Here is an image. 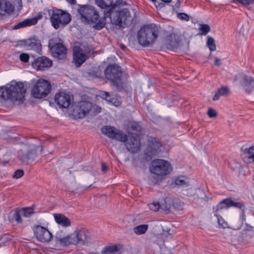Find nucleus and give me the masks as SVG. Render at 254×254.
<instances>
[{"label":"nucleus","instance_id":"19","mask_svg":"<svg viewBox=\"0 0 254 254\" xmlns=\"http://www.w3.org/2000/svg\"><path fill=\"white\" fill-rule=\"evenodd\" d=\"M95 2L103 11L104 17L111 19V1L110 0H95Z\"/></svg>","mask_w":254,"mask_h":254},{"label":"nucleus","instance_id":"12","mask_svg":"<svg viewBox=\"0 0 254 254\" xmlns=\"http://www.w3.org/2000/svg\"><path fill=\"white\" fill-rule=\"evenodd\" d=\"M49 47L53 56L59 59H64L66 55V49L62 43H58L57 39H51L49 42Z\"/></svg>","mask_w":254,"mask_h":254},{"label":"nucleus","instance_id":"28","mask_svg":"<svg viewBox=\"0 0 254 254\" xmlns=\"http://www.w3.org/2000/svg\"><path fill=\"white\" fill-rule=\"evenodd\" d=\"M36 23L37 19L36 18L26 19L15 25L14 26V29H17L26 26L35 25Z\"/></svg>","mask_w":254,"mask_h":254},{"label":"nucleus","instance_id":"33","mask_svg":"<svg viewBox=\"0 0 254 254\" xmlns=\"http://www.w3.org/2000/svg\"><path fill=\"white\" fill-rule=\"evenodd\" d=\"M228 205L229 207H234L241 209L243 212L245 211V206L243 202H236L231 198H228Z\"/></svg>","mask_w":254,"mask_h":254},{"label":"nucleus","instance_id":"20","mask_svg":"<svg viewBox=\"0 0 254 254\" xmlns=\"http://www.w3.org/2000/svg\"><path fill=\"white\" fill-rule=\"evenodd\" d=\"M14 10L13 5L6 0H0V14H9Z\"/></svg>","mask_w":254,"mask_h":254},{"label":"nucleus","instance_id":"52","mask_svg":"<svg viewBox=\"0 0 254 254\" xmlns=\"http://www.w3.org/2000/svg\"><path fill=\"white\" fill-rule=\"evenodd\" d=\"M19 58L22 62L26 63L29 61V56L27 54L22 53L20 55Z\"/></svg>","mask_w":254,"mask_h":254},{"label":"nucleus","instance_id":"53","mask_svg":"<svg viewBox=\"0 0 254 254\" xmlns=\"http://www.w3.org/2000/svg\"><path fill=\"white\" fill-rule=\"evenodd\" d=\"M101 254H111V245H109L103 248Z\"/></svg>","mask_w":254,"mask_h":254},{"label":"nucleus","instance_id":"57","mask_svg":"<svg viewBox=\"0 0 254 254\" xmlns=\"http://www.w3.org/2000/svg\"><path fill=\"white\" fill-rule=\"evenodd\" d=\"M220 96H221L220 94V93H219L218 91L217 90L215 94H214L213 97V100L214 101H216V100H218L219 98H220Z\"/></svg>","mask_w":254,"mask_h":254},{"label":"nucleus","instance_id":"21","mask_svg":"<svg viewBox=\"0 0 254 254\" xmlns=\"http://www.w3.org/2000/svg\"><path fill=\"white\" fill-rule=\"evenodd\" d=\"M128 135H138L139 136L141 131V127L139 123L131 121L128 123L127 125Z\"/></svg>","mask_w":254,"mask_h":254},{"label":"nucleus","instance_id":"39","mask_svg":"<svg viewBox=\"0 0 254 254\" xmlns=\"http://www.w3.org/2000/svg\"><path fill=\"white\" fill-rule=\"evenodd\" d=\"M21 213L24 217H29L34 213V210L32 208H24L22 209Z\"/></svg>","mask_w":254,"mask_h":254},{"label":"nucleus","instance_id":"59","mask_svg":"<svg viewBox=\"0 0 254 254\" xmlns=\"http://www.w3.org/2000/svg\"><path fill=\"white\" fill-rule=\"evenodd\" d=\"M7 148L6 147H3L1 148H0V151L2 153L4 154L5 152L7 153L6 152Z\"/></svg>","mask_w":254,"mask_h":254},{"label":"nucleus","instance_id":"34","mask_svg":"<svg viewBox=\"0 0 254 254\" xmlns=\"http://www.w3.org/2000/svg\"><path fill=\"white\" fill-rule=\"evenodd\" d=\"M148 229L147 225H140L134 228V233L138 235L144 234Z\"/></svg>","mask_w":254,"mask_h":254},{"label":"nucleus","instance_id":"30","mask_svg":"<svg viewBox=\"0 0 254 254\" xmlns=\"http://www.w3.org/2000/svg\"><path fill=\"white\" fill-rule=\"evenodd\" d=\"M90 110V106L88 103L83 102L79 109L78 115L80 118L84 117Z\"/></svg>","mask_w":254,"mask_h":254},{"label":"nucleus","instance_id":"27","mask_svg":"<svg viewBox=\"0 0 254 254\" xmlns=\"http://www.w3.org/2000/svg\"><path fill=\"white\" fill-rule=\"evenodd\" d=\"M245 156L243 158L244 161L247 163L254 162V146L246 149L244 151Z\"/></svg>","mask_w":254,"mask_h":254},{"label":"nucleus","instance_id":"63","mask_svg":"<svg viewBox=\"0 0 254 254\" xmlns=\"http://www.w3.org/2000/svg\"><path fill=\"white\" fill-rule=\"evenodd\" d=\"M120 48L123 50H126L127 49V47L125 45H123V44L121 45Z\"/></svg>","mask_w":254,"mask_h":254},{"label":"nucleus","instance_id":"38","mask_svg":"<svg viewBox=\"0 0 254 254\" xmlns=\"http://www.w3.org/2000/svg\"><path fill=\"white\" fill-rule=\"evenodd\" d=\"M127 4V2L124 0H117L114 3H112V11L116 10L118 7L119 8L121 6H124Z\"/></svg>","mask_w":254,"mask_h":254},{"label":"nucleus","instance_id":"64","mask_svg":"<svg viewBox=\"0 0 254 254\" xmlns=\"http://www.w3.org/2000/svg\"><path fill=\"white\" fill-rule=\"evenodd\" d=\"M68 2L71 4H75L76 3V0H67Z\"/></svg>","mask_w":254,"mask_h":254},{"label":"nucleus","instance_id":"9","mask_svg":"<svg viewBox=\"0 0 254 254\" xmlns=\"http://www.w3.org/2000/svg\"><path fill=\"white\" fill-rule=\"evenodd\" d=\"M151 172L158 176L166 175L171 171L170 164L163 159H156L151 162Z\"/></svg>","mask_w":254,"mask_h":254},{"label":"nucleus","instance_id":"40","mask_svg":"<svg viewBox=\"0 0 254 254\" xmlns=\"http://www.w3.org/2000/svg\"><path fill=\"white\" fill-rule=\"evenodd\" d=\"M242 237L245 240H249L254 236V232L250 230H244L242 233Z\"/></svg>","mask_w":254,"mask_h":254},{"label":"nucleus","instance_id":"4","mask_svg":"<svg viewBox=\"0 0 254 254\" xmlns=\"http://www.w3.org/2000/svg\"><path fill=\"white\" fill-rule=\"evenodd\" d=\"M159 29L158 26L151 23L141 28L137 32V40L140 45L147 47L154 43L158 37Z\"/></svg>","mask_w":254,"mask_h":254},{"label":"nucleus","instance_id":"37","mask_svg":"<svg viewBox=\"0 0 254 254\" xmlns=\"http://www.w3.org/2000/svg\"><path fill=\"white\" fill-rule=\"evenodd\" d=\"M123 246L121 244L112 245V254H121L123 252Z\"/></svg>","mask_w":254,"mask_h":254},{"label":"nucleus","instance_id":"23","mask_svg":"<svg viewBox=\"0 0 254 254\" xmlns=\"http://www.w3.org/2000/svg\"><path fill=\"white\" fill-rule=\"evenodd\" d=\"M242 86L248 93L254 90V78L251 76L245 75L243 77Z\"/></svg>","mask_w":254,"mask_h":254},{"label":"nucleus","instance_id":"3","mask_svg":"<svg viewBox=\"0 0 254 254\" xmlns=\"http://www.w3.org/2000/svg\"><path fill=\"white\" fill-rule=\"evenodd\" d=\"M42 148L33 144L21 143L17 152V157L22 164L32 163L41 153Z\"/></svg>","mask_w":254,"mask_h":254},{"label":"nucleus","instance_id":"43","mask_svg":"<svg viewBox=\"0 0 254 254\" xmlns=\"http://www.w3.org/2000/svg\"><path fill=\"white\" fill-rule=\"evenodd\" d=\"M148 205L149 208L154 211H158L159 209L161 208V204L158 202L149 203Z\"/></svg>","mask_w":254,"mask_h":254},{"label":"nucleus","instance_id":"26","mask_svg":"<svg viewBox=\"0 0 254 254\" xmlns=\"http://www.w3.org/2000/svg\"><path fill=\"white\" fill-rule=\"evenodd\" d=\"M20 210L16 209L14 211H12L8 214V218L11 222L14 221L18 223H21L22 222V219L21 218V215H20Z\"/></svg>","mask_w":254,"mask_h":254},{"label":"nucleus","instance_id":"61","mask_svg":"<svg viewBox=\"0 0 254 254\" xmlns=\"http://www.w3.org/2000/svg\"><path fill=\"white\" fill-rule=\"evenodd\" d=\"M95 75L97 77H99V78H100L102 76L101 72H98V71L96 72V74Z\"/></svg>","mask_w":254,"mask_h":254},{"label":"nucleus","instance_id":"13","mask_svg":"<svg viewBox=\"0 0 254 254\" xmlns=\"http://www.w3.org/2000/svg\"><path fill=\"white\" fill-rule=\"evenodd\" d=\"M181 42L179 35L171 33L166 37L164 46L169 50L175 51L180 47Z\"/></svg>","mask_w":254,"mask_h":254},{"label":"nucleus","instance_id":"1","mask_svg":"<svg viewBox=\"0 0 254 254\" xmlns=\"http://www.w3.org/2000/svg\"><path fill=\"white\" fill-rule=\"evenodd\" d=\"M26 89L21 82H12L4 87H0V100H9L14 105L24 102Z\"/></svg>","mask_w":254,"mask_h":254},{"label":"nucleus","instance_id":"5","mask_svg":"<svg viewBox=\"0 0 254 254\" xmlns=\"http://www.w3.org/2000/svg\"><path fill=\"white\" fill-rule=\"evenodd\" d=\"M48 13L52 25L55 29L65 26L71 20L69 13L60 9H50Z\"/></svg>","mask_w":254,"mask_h":254},{"label":"nucleus","instance_id":"17","mask_svg":"<svg viewBox=\"0 0 254 254\" xmlns=\"http://www.w3.org/2000/svg\"><path fill=\"white\" fill-rule=\"evenodd\" d=\"M52 61L45 56H42L35 59L32 63L33 68L37 70H45L51 66Z\"/></svg>","mask_w":254,"mask_h":254},{"label":"nucleus","instance_id":"14","mask_svg":"<svg viewBox=\"0 0 254 254\" xmlns=\"http://www.w3.org/2000/svg\"><path fill=\"white\" fill-rule=\"evenodd\" d=\"M36 238L41 242H49L53 238L52 233L47 229L41 226H37L34 230Z\"/></svg>","mask_w":254,"mask_h":254},{"label":"nucleus","instance_id":"7","mask_svg":"<svg viewBox=\"0 0 254 254\" xmlns=\"http://www.w3.org/2000/svg\"><path fill=\"white\" fill-rule=\"evenodd\" d=\"M78 12L81 15V20L88 23H96L99 18L98 12L91 5L80 6Z\"/></svg>","mask_w":254,"mask_h":254},{"label":"nucleus","instance_id":"22","mask_svg":"<svg viewBox=\"0 0 254 254\" xmlns=\"http://www.w3.org/2000/svg\"><path fill=\"white\" fill-rule=\"evenodd\" d=\"M27 50H33L39 52L41 51V44L40 40L35 38L29 39L25 41Z\"/></svg>","mask_w":254,"mask_h":254},{"label":"nucleus","instance_id":"2","mask_svg":"<svg viewBox=\"0 0 254 254\" xmlns=\"http://www.w3.org/2000/svg\"><path fill=\"white\" fill-rule=\"evenodd\" d=\"M113 21H112L113 28L122 30L129 27L131 24L133 26L138 23V18L136 13L132 17L128 8H124L112 11Z\"/></svg>","mask_w":254,"mask_h":254},{"label":"nucleus","instance_id":"42","mask_svg":"<svg viewBox=\"0 0 254 254\" xmlns=\"http://www.w3.org/2000/svg\"><path fill=\"white\" fill-rule=\"evenodd\" d=\"M101 131L103 134L108 136L109 138H111V127L105 126L101 128Z\"/></svg>","mask_w":254,"mask_h":254},{"label":"nucleus","instance_id":"29","mask_svg":"<svg viewBox=\"0 0 254 254\" xmlns=\"http://www.w3.org/2000/svg\"><path fill=\"white\" fill-rule=\"evenodd\" d=\"M63 233L62 231L58 232L56 235V239L61 244L68 246L70 245V240H69V235L67 236L66 237H62V234Z\"/></svg>","mask_w":254,"mask_h":254},{"label":"nucleus","instance_id":"32","mask_svg":"<svg viewBox=\"0 0 254 254\" xmlns=\"http://www.w3.org/2000/svg\"><path fill=\"white\" fill-rule=\"evenodd\" d=\"M228 206V198H225L220 201L216 207H213L214 213H218L220 210L224 208H228L229 207Z\"/></svg>","mask_w":254,"mask_h":254},{"label":"nucleus","instance_id":"44","mask_svg":"<svg viewBox=\"0 0 254 254\" xmlns=\"http://www.w3.org/2000/svg\"><path fill=\"white\" fill-rule=\"evenodd\" d=\"M104 75L106 78L111 81V64H109L104 70Z\"/></svg>","mask_w":254,"mask_h":254},{"label":"nucleus","instance_id":"18","mask_svg":"<svg viewBox=\"0 0 254 254\" xmlns=\"http://www.w3.org/2000/svg\"><path fill=\"white\" fill-rule=\"evenodd\" d=\"M148 145L147 149L150 153V156H155L158 154L161 144L158 138L149 136L148 137Z\"/></svg>","mask_w":254,"mask_h":254},{"label":"nucleus","instance_id":"58","mask_svg":"<svg viewBox=\"0 0 254 254\" xmlns=\"http://www.w3.org/2000/svg\"><path fill=\"white\" fill-rule=\"evenodd\" d=\"M214 64L216 65L219 66L222 64V63L220 59L216 58L215 60Z\"/></svg>","mask_w":254,"mask_h":254},{"label":"nucleus","instance_id":"11","mask_svg":"<svg viewBox=\"0 0 254 254\" xmlns=\"http://www.w3.org/2000/svg\"><path fill=\"white\" fill-rule=\"evenodd\" d=\"M122 74L121 67L117 64H112V84L118 91H121L124 89Z\"/></svg>","mask_w":254,"mask_h":254},{"label":"nucleus","instance_id":"54","mask_svg":"<svg viewBox=\"0 0 254 254\" xmlns=\"http://www.w3.org/2000/svg\"><path fill=\"white\" fill-rule=\"evenodd\" d=\"M245 6H248L254 3V0H237Z\"/></svg>","mask_w":254,"mask_h":254},{"label":"nucleus","instance_id":"10","mask_svg":"<svg viewBox=\"0 0 254 254\" xmlns=\"http://www.w3.org/2000/svg\"><path fill=\"white\" fill-rule=\"evenodd\" d=\"M51 85L48 81L39 79L32 89V94L34 98L41 99L44 98L49 93Z\"/></svg>","mask_w":254,"mask_h":254},{"label":"nucleus","instance_id":"56","mask_svg":"<svg viewBox=\"0 0 254 254\" xmlns=\"http://www.w3.org/2000/svg\"><path fill=\"white\" fill-rule=\"evenodd\" d=\"M101 166H102V172L104 173H106L107 171V170H108V169H109L108 167L104 162H102Z\"/></svg>","mask_w":254,"mask_h":254},{"label":"nucleus","instance_id":"24","mask_svg":"<svg viewBox=\"0 0 254 254\" xmlns=\"http://www.w3.org/2000/svg\"><path fill=\"white\" fill-rule=\"evenodd\" d=\"M54 216L56 222L59 224L64 227H68L70 225L69 219L64 215L61 214H54Z\"/></svg>","mask_w":254,"mask_h":254},{"label":"nucleus","instance_id":"41","mask_svg":"<svg viewBox=\"0 0 254 254\" xmlns=\"http://www.w3.org/2000/svg\"><path fill=\"white\" fill-rule=\"evenodd\" d=\"M175 183L177 186H188L187 182L183 177H179L175 181Z\"/></svg>","mask_w":254,"mask_h":254},{"label":"nucleus","instance_id":"25","mask_svg":"<svg viewBox=\"0 0 254 254\" xmlns=\"http://www.w3.org/2000/svg\"><path fill=\"white\" fill-rule=\"evenodd\" d=\"M116 128L112 127V139L116 138L117 140L126 143L128 136L122 131L119 130L116 131Z\"/></svg>","mask_w":254,"mask_h":254},{"label":"nucleus","instance_id":"49","mask_svg":"<svg viewBox=\"0 0 254 254\" xmlns=\"http://www.w3.org/2000/svg\"><path fill=\"white\" fill-rule=\"evenodd\" d=\"M214 216H215L217 217L218 222L219 225L224 228L225 226L223 224V223H224V220L223 219V218L220 216V215L218 213H215Z\"/></svg>","mask_w":254,"mask_h":254},{"label":"nucleus","instance_id":"60","mask_svg":"<svg viewBox=\"0 0 254 254\" xmlns=\"http://www.w3.org/2000/svg\"><path fill=\"white\" fill-rule=\"evenodd\" d=\"M180 5H181V2H180V0H178V1L177 2V3L175 4V6L177 8H179L180 7Z\"/></svg>","mask_w":254,"mask_h":254},{"label":"nucleus","instance_id":"50","mask_svg":"<svg viewBox=\"0 0 254 254\" xmlns=\"http://www.w3.org/2000/svg\"><path fill=\"white\" fill-rule=\"evenodd\" d=\"M177 16L179 18L185 21L189 20V16L185 13H178Z\"/></svg>","mask_w":254,"mask_h":254},{"label":"nucleus","instance_id":"31","mask_svg":"<svg viewBox=\"0 0 254 254\" xmlns=\"http://www.w3.org/2000/svg\"><path fill=\"white\" fill-rule=\"evenodd\" d=\"M172 204V199L170 197H165L163 199V202H162L161 204V209L166 211H169Z\"/></svg>","mask_w":254,"mask_h":254},{"label":"nucleus","instance_id":"62","mask_svg":"<svg viewBox=\"0 0 254 254\" xmlns=\"http://www.w3.org/2000/svg\"><path fill=\"white\" fill-rule=\"evenodd\" d=\"M17 3L18 4L20 8L22 7V0H17Z\"/></svg>","mask_w":254,"mask_h":254},{"label":"nucleus","instance_id":"55","mask_svg":"<svg viewBox=\"0 0 254 254\" xmlns=\"http://www.w3.org/2000/svg\"><path fill=\"white\" fill-rule=\"evenodd\" d=\"M104 27V23L102 22H98L94 26V28L97 30L101 29Z\"/></svg>","mask_w":254,"mask_h":254},{"label":"nucleus","instance_id":"51","mask_svg":"<svg viewBox=\"0 0 254 254\" xmlns=\"http://www.w3.org/2000/svg\"><path fill=\"white\" fill-rule=\"evenodd\" d=\"M217 112L212 108H209L207 112V115L210 118H214L217 116Z\"/></svg>","mask_w":254,"mask_h":254},{"label":"nucleus","instance_id":"47","mask_svg":"<svg viewBox=\"0 0 254 254\" xmlns=\"http://www.w3.org/2000/svg\"><path fill=\"white\" fill-rule=\"evenodd\" d=\"M24 175V171L21 169L17 170L13 173L12 177L14 178L18 179L22 177Z\"/></svg>","mask_w":254,"mask_h":254},{"label":"nucleus","instance_id":"15","mask_svg":"<svg viewBox=\"0 0 254 254\" xmlns=\"http://www.w3.org/2000/svg\"><path fill=\"white\" fill-rule=\"evenodd\" d=\"M126 148L131 153H135L140 150V142L138 135H128L125 143Z\"/></svg>","mask_w":254,"mask_h":254},{"label":"nucleus","instance_id":"48","mask_svg":"<svg viewBox=\"0 0 254 254\" xmlns=\"http://www.w3.org/2000/svg\"><path fill=\"white\" fill-rule=\"evenodd\" d=\"M103 99H105L107 101L110 102H111V99H107V98H110V94L109 92L102 91L98 95Z\"/></svg>","mask_w":254,"mask_h":254},{"label":"nucleus","instance_id":"36","mask_svg":"<svg viewBox=\"0 0 254 254\" xmlns=\"http://www.w3.org/2000/svg\"><path fill=\"white\" fill-rule=\"evenodd\" d=\"M199 30L201 31V35H205L210 31V27L207 24H202L200 25Z\"/></svg>","mask_w":254,"mask_h":254},{"label":"nucleus","instance_id":"8","mask_svg":"<svg viewBox=\"0 0 254 254\" xmlns=\"http://www.w3.org/2000/svg\"><path fill=\"white\" fill-rule=\"evenodd\" d=\"M93 53V50L89 46L75 48L73 58L75 65L80 66Z\"/></svg>","mask_w":254,"mask_h":254},{"label":"nucleus","instance_id":"45","mask_svg":"<svg viewBox=\"0 0 254 254\" xmlns=\"http://www.w3.org/2000/svg\"><path fill=\"white\" fill-rule=\"evenodd\" d=\"M121 97L120 96H116L115 98H112V105L119 107L121 105Z\"/></svg>","mask_w":254,"mask_h":254},{"label":"nucleus","instance_id":"46","mask_svg":"<svg viewBox=\"0 0 254 254\" xmlns=\"http://www.w3.org/2000/svg\"><path fill=\"white\" fill-rule=\"evenodd\" d=\"M218 91L221 96L227 95L230 92L229 88L227 87H222Z\"/></svg>","mask_w":254,"mask_h":254},{"label":"nucleus","instance_id":"35","mask_svg":"<svg viewBox=\"0 0 254 254\" xmlns=\"http://www.w3.org/2000/svg\"><path fill=\"white\" fill-rule=\"evenodd\" d=\"M207 46L211 51H214L216 49L214 39L210 36L207 37Z\"/></svg>","mask_w":254,"mask_h":254},{"label":"nucleus","instance_id":"16","mask_svg":"<svg viewBox=\"0 0 254 254\" xmlns=\"http://www.w3.org/2000/svg\"><path fill=\"white\" fill-rule=\"evenodd\" d=\"M72 99V98L69 94L64 92H60L55 96V101L60 108H68Z\"/></svg>","mask_w":254,"mask_h":254},{"label":"nucleus","instance_id":"6","mask_svg":"<svg viewBox=\"0 0 254 254\" xmlns=\"http://www.w3.org/2000/svg\"><path fill=\"white\" fill-rule=\"evenodd\" d=\"M70 245L84 246L91 242L90 233L85 228L76 229L73 233L69 235Z\"/></svg>","mask_w":254,"mask_h":254}]
</instances>
